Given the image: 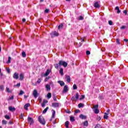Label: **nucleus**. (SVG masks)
I'll return each mask as SVG.
<instances>
[{"mask_svg":"<svg viewBox=\"0 0 128 128\" xmlns=\"http://www.w3.org/2000/svg\"><path fill=\"white\" fill-rule=\"evenodd\" d=\"M63 66L64 68H66L68 66V63L64 61L60 60L58 64H54V66L56 68H58L60 66Z\"/></svg>","mask_w":128,"mask_h":128,"instance_id":"obj_1","label":"nucleus"},{"mask_svg":"<svg viewBox=\"0 0 128 128\" xmlns=\"http://www.w3.org/2000/svg\"><path fill=\"white\" fill-rule=\"evenodd\" d=\"M38 120L40 124H46V121L44 120V117L40 116Z\"/></svg>","mask_w":128,"mask_h":128,"instance_id":"obj_2","label":"nucleus"},{"mask_svg":"<svg viewBox=\"0 0 128 128\" xmlns=\"http://www.w3.org/2000/svg\"><path fill=\"white\" fill-rule=\"evenodd\" d=\"M28 124H30V125L34 124V120L32 119V118L30 117H28Z\"/></svg>","mask_w":128,"mask_h":128,"instance_id":"obj_3","label":"nucleus"},{"mask_svg":"<svg viewBox=\"0 0 128 128\" xmlns=\"http://www.w3.org/2000/svg\"><path fill=\"white\" fill-rule=\"evenodd\" d=\"M50 34H51L52 38H54V36H58V32L55 31V32H52Z\"/></svg>","mask_w":128,"mask_h":128,"instance_id":"obj_4","label":"nucleus"},{"mask_svg":"<svg viewBox=\"0 0 128 128\" xmlns=\"http://www.w3.org/2000/svg\"><path fill=\"white\" fill-rule=\"evenodd\" d=\"M53 108H58L60 106V103L58 102H53L52 103V106Z\"/></svg>","mask_w":128,"mask_h":128,"instance_id":"obj_5","label":"nucleus"},{"mask_svg":"<svg viewBox=\"0 0 128 128\" xmlns=\"http://www.w3.org/2000/svg\"><path fill=\"white\" fill-rule=\"evenodd\" d=\"M68 86L66 85L64 88L62 92L64 94H66V92H68Z\"/></svg>","mask_w":128,"mask_h":128,"instance_id":"obj_6","label":"nucleus"},{"mask_svg":"<svg viewBox=\"0 0 128 128\" xmlns=\"http://www.w3.org/2000/svg\"><path fill=\"white\" fill-rule=\"evenodd\" d=\"M33 96H34V98H38V91H36V90H34Z\"/></svg>","mask_w":128,"mask_h":128,"instance_id":"obj_7","label":"nucleus"},{"mask_svg":"<svg viewBox=\"0 0 128 128\" xmlns=\"http://www.w3.org/2000/svg\"><path fill=\"white\" fill-rule=\"evenodd\" d=\"M52 70H50L48 69L44 74L45 76H48L50 74Z\"/></svg>","mask_w":128,"mask_h":128,"instance_id":"obj_8","label":"nucleus"},{"mask_svg":"<svg viewBox=\"0 0 128 128\" xmlns=\"http://www.w3.org/2000/svg\"><path fill=\"white\" fill-rule=\"evenodd\" d=\"M8 110L10 112H14L16 110V108L14 107H12V106H10L8 107Z\"/></svg>","mask_w":128,"mask_h":128,"instance_id":"obj_9","label":"nucleus"},{"mask_svg":"<svg viewBox=\"0 0 128 128\" xmlns=\"http://www.w3.org/2000/svg\"><path fill=\"white\" fill-rule=\"evenodd\" d=\"M14 78H15V80H18V74L15 72L13 76Z\"/></svg>","mask_w":128,"mask_h":128,"instance_id":"obj_10","label":"nucleus"},{"mask_svg":"<svg viewBox=\"0 0 128 128\" xmlns=\"http://www.w3.org/2000/svg\"><path fill=\"white\" fill-rule=\"evenodd\" d=\"M94 8H100V4H98V2H96L94 4Z\"/></svg>","mask_w":128,"mask_h":128,"instance_id":"obj_11","label":"nucleus"},{"mask_svg":"<svg viewBox=\"0 0 128 128\" xmlns=\"http://www.w3.org/2000/svg\"><path fill=\"white\" fill-rule=\"evenodd\" d=\"M30 106V104L29 103H28L26 104L24 106V108L25 110H28V106Z\"/></svg>","mask_w":128,"mask_h":128,"instance_id":"obj_12","label":"nucleus"},{"mask_svg":"<svg viewBox=\"0 0 128 128\" xmlns=\"http://www.w3.org/2000/svg\"><path fill=\"white\" fill-rule=\"evenodd\" d=\"M80 118H82V120H86V116H84L83 114H80Z\"/></svg>","mask_w":128,"mask_h":128,"instance_id":"obj_13","label":"nucleus"},{"mask_svg":"<svg viewBox=\"0 0 128 128\" xmlns=\"http://www.w3.org/2000/svg\"><path fill=\"white\" fill-rule=\"evenodd\" d=\"M46 90H50V86L48 84L46 85Z\"/></svg>","mask_w":128,"mask_h":128,"instance_id":"obj_14","label":"nucleus"},{"mask_svg":"<svg viewBox=\"0 0 128 128\" xmlns=\"http://www.w3.org/2000/svg\"><path fill=\"white\" fill-rule=\"evenodd\" d=\"M58 82V84H60V86H64V83L62 81L59 80Z\"/></svg>","mask_w":128,"mask_h":128,"instance_id":"obj_15","label":"nucleus"},{"mask_svg":"<svg viewBox=\"0 0 128 128\" xmlns=\"http://www.w3.org/2000/svg\"><path fill=\"white\" fill-rule=\"evenodd\" d=\"M66 79L68 82H70V76H66Z\"/></svg>","mask_w":128,"mask_h":128,"instance_id":"obj_16","label":"nucleus"},{"mask_svg":"<svg viewBox=\"0 0 128 128\" xmlns=\"http://www.w3.org/2000/svg\"><path fill=\"white\" fill-rule=\"evenodd\" d=\"M59 72L61 76H64V69L62 68H60Z\"/></svg>","mask_w":128,"mask_h":128,"instance_id":"obj_17","label":"nucleus"},{"mask_svg":"<svg viewBox=\"0 0 128 128\" xmlns=\"http://www.w3.org/2000/svg\"><path fill=\"white\" fill-rule=\"evenodd\" d=\"M6 92H7L12 94V90H10V88L6 87Z\"/></svg>","mask_w":128,"mask_h":128,"instance_id":"obj_18","label":"nucleus"},{"mask_svg":"<svg viewBox=\"0 0 128 128\" xmlns=\"http://www.w3.org/2000/svg\"><path fill=\"white\" fill-rule=\"evenodd\" d=\"M52 118H54V116H56V111L54 110H52Z\"/></svg>","mask_w":128,"mask_h":128,"instance_id":"obj_19","label":"nucleus"},{"mask_svg":"<svg viewBox=\"0 0 128 128\" xmlns=\"http://www.w3.org/2000/svg\"><path fill=\"white\" fill-rule=\"evenodd\" d=\"M108 114L105 113L104 116V118H105V120H108Z\"/></svg>","mask_w":128,"mask_h":128,"instance_id":"obj_20","label":"nucleus"},{"mask_svg":"<svg viewBox=\"0 0 128 128\" xmlns=\"http://www.w3.org/2000/svg\"><path fill=\"white\" fill-rule=\"evenodd\" d=\"M20 80H24V74H20Z\"/></svg>","mask_w":128,"mask_h":128,"instance_id":"obj_21","label":"nucleus"},{"mask_svg":"<svg viewBox=\"0 0 128 128\" xmlns=\"http://www.w3.org/2000/svg\"><path fill=\"white\" fill-rule=\"evenodd\" d=\"M116 10L117 11V14H120V8L118 6H116Z\"/></svg>","mask_w":128,"mask_h":128,"instance_id":"obj_22","label":"nucleus"},{"mask_svg":"<svg viewBox=\"0 0 128 128\" xmlns=\"http://www.w3.org/2000/svg\"><path fill=\"white\" fill-rule=\"evenodd\" d=\"M75 98H76V100H78V98H80V94H78V93H76Z\"/></svg>","mask_w":128,"mask_h":128,"instance_id":"obj_23","label":"nucleus"},{"mask_svg":"<svg viewBox=\"0 0 128 128\" xmlns=\"http://www.w3.org/2000/svg\"><path fill=\"white\" fill-rule=\"evenodd\" d=\"M70 124V122H68V121H66L65 122V126H66V128H68V125Z\"/></svg>","mask_w":128,"mask_h":128,"instance_id":"obj_24","label":"nucleus"},{"mask_svg":"<svg viewBox=\"0 0 128 128\" xmlns=\"http://www.w3.org/2000/svg\"><path fill=\"white\" fill-rule=\"evenodd\" d=\"M92 108L93 110H97L98 108V105H94V108Z\"/></svg>","mask_w":128,"mask_h":128,"instance_id":"obj_25","label":"nucleus"},{"mask_svg":"<svg viewBox=\"0 0 128 128\" xmlns=\"http://www.w3.org/2000/svg\"><path fill=\"white\" fill-rule=\"evenodd\" d=\"M84 126H88V121H85L84 122Z\"/></svg>","mask_w":128,"mask_h":128,"instance_id":"obj_26","label":"nucleus"},{"mask_svg":"<svg viewBox=\"0 0 128 128\" xmlns=\"http://www.w3.org/2000/svg\"><path fill=\"white\" fill-rule=\"evenodd\" d=\"M48 107H46L42 112V114H46V112H48Z\"/></svg>","mask_w":128,"mask_h":128,"instance_id":"obj_27","label":"nucleus"},{"mask_svg":"<svg viewBox=\"0 0 128 128\" xmlns=\"http://www.w3.org/2000/svg\"><path fill=\"white\" fill-rule=\"evenodd\" d=\"M94 114H98L100 112V110H98V109H94Z\"/></svg>","mask_w":128,"mask_h":128,"instance_id":"obj_28","label":"nucleus"},{"mask_svg":"<svg viewBox=\"0 0 128 128\" xmlns=\"http://www.w3.org/2000/svg\"><path fill=\"white\" fill-rule=\"evenodd\" d=\"M22 56L23 58H26V52H22Z\"/></svg>","mask_w":128,"mask_h":128,"instance_id":"obj_29","label":"nucleus"},{"mask_svg":"<svg viewBox=\"0 0 128 128\" xmlns=\"http://www.w3.org/2000/svg\"><path fill=\"white\" fill-rule=\"evenodd\" d=\"M78 20H84V16H79L78 17Z\"/></svg>","mask_w":128,"mask_h":128,"instance_id":"obj_30","label":"nucleus"},{"mask_svg":"<svg viewBox=\"0 0 128 128\" xmlns=\"http://www.w3.org/2000/svg\"><path fill=\"white\" fill-rule=\"evenodd\" d=\"M64 25L62 24H60L58 26V30H60V28H62Z\"/></svg>","mask_w":128,"mask_h":128,"instance_id":"obj_31","label":"nucleus"},{"mask_svg":"<svg viewBox=\"0 0 128 128\" xmlns=\"http://www.w3.org/2000/svg\"><path fill=\"white\" fill-rule=\"evenodd\" d=\"M47 97L48 98H52V94L51 93H48L47 94Z\"/></svg>","mask_w":128,"mask_h":128,"instance_id":"obj_32","label":"nucleus"},{"mask_svg":"<svg viewBox=\"0 0 128 128\" xmlns=\"http://www.w3.org/2000/svg\"><path fill=\"white\" fill-rule=\"evenodd\" d=\"M78 106L79 108H84V104L82 103L78 104Z\"/></svg>","mask_w":128,"mask_h":128,"instance_id":"obj_33","label":"nucleus"},{"mask_svg":"<svg viewBox=\"0 0 128 128\" xmlns=\"http://www.w3.org/2000/svg\"><path fill=\"white\" fill-rule=\"evenodd\" d=\"M73 90H78V86H76V84H74Z\"/></svg>","mask_w":128,"mask_h":128,"instance_id":"obj_34","label":"nucleus"},{"mask_svg":"<svg viewBox=\"0 0 128 128\" xmlns=\"http://www.w3.org/2000/svg\"><path fill=\"white\" fill-rule=\"evenodd\" d=\"M6 70L8 74L10 73V68H6Z\"/></svg>","mask_w":128,"mask_h":128,"instance_id":"obj_35","label":"nucleus"},{"mask_svg":"<svg viewBox=\"0 0 128 128\" xmlns=\"http://www.w3.org/2000/svg\"><path fill=\"white\" fill-rule=\"evenodd\" d=\"M70 122H74V117H70Z\"/></svg>","mask_w":128,"mask_h":128,"instance_id":"obj_36","label":"nucleus"},{"mask_svg":"<svg viewBox=\"0 0 128 128\" xmlns=\"http://www.w3.org/2000/svg\"><path fill=\"white\" fill-rule=\"evenodd\" d=\"M110 26H112V21L111 20H108V22Z\"/></svg>","mask_w":128,"mask_h":128,"instance_id":"obj_37","label":"nucleus"},{"mask_svg":"<svg viewBox=\"0 0 128 128\" xmlns=\"http://www.w3.org/2000/svg\"><path fill=\"white\" fill-rule=\"evenodd\" d=\"M6 123H7L6 120H2V124H6Z\"/></svg>","mask_w":128,"mask_h":128,"instance_id":"obj_38","label":"nucleus"},{"mask_svg":"<svg viewBox=\"0 0 128 128\" xmlns=\"http://www.w3.org/2000/svg\"><path fill=\"white\" fill-rule=\"evenodd\" d=\"M101 128L100 124H96V126H95V128Z\"/></svg>","mask_w":128,"mask_h":128,"instance_id":"obj_39","label":"nucleus"},{"mask_svg":"<svg viewBox=\"0 0 128 128\" xmlns=\"http://www.w3.org/2000/svg\"><path fill=\"white\" fill-rule=\"evenodd\" d=\"M24 94V92L22 90H20L19 95L22 96V94Z\"/></svg>","mask_w":128,"mask_h":128,"instance_id":"obj_40","label":"nucleus"},{"mask_svg":"<svg viewBox=\"0 0 128 128\" xmlns=\"http://www.w3.org/2000/svg\"><path fill=\"white\" fill-rule=\"evenodd\" d=\"M5 118H6V120H10V116H8V115H6Z\"/></svg>","mask_w":128,"mask_h":128,"instance_id":"obj_41","label":"nucleus"},{"mask_svg":"<svg viewBox=\"0 0 128 128\" xmlns=\"http://www.w3.org/2000/svg\"><path fill=\"white\" fill-rule=\"evenodd\" d=\"M12 60V58L8 57V64H10V60Z\"/></svg>","mask_w":128,"mask_h":128,"instance_id":"obj_42","label":"nucleus"},{"mask_svg":"<svg viewBox=\"0 0 128 128\" xmlns=\"http://www.w3.org/2000/svg\"><path fill=\"white\" fill-rule=\"evenodd\" d=\"M0 89L1 90H4V85L0 86Z\"/></svg>","mask_w":128,"mask_h":128,"instance_id":"obj_43","label":"nucleus"},{"mask_svg":"<svg viewBox=\"0 0 128 128\" xmlns=\"http://www.w3.org/2000/svg\"><path fill=\"white\" fill-rule=\"evenodd\" d=\"M116 44H120V42L119 39H116Z\"/></svg>","mask_w":128,"mask_h":128,"instance_id":"obj_44","label":"nucleus"},{"mask_svg":"<svg viewBox=\"0 0 128 128\" xmlns=\"http://www.w3.org/2000/svg\"><path fill=\"white\" fill-rule=\"evenodd\" d=\"M86 54L87 56H88V55L90 54V52L89 50H87V51L86 52Z\"/></svg>","mask_w":128,"mask_h":128,"instance_id":"obj_45","label":"nucleus"},{"mask_svg":"<svg viewBox=\"0 0 128 128\" xmlns=\"http://www.w3.org/2000/svg\"><path fill=\"white\" fill-rule=\"evenodd\" d=\"M20 118L22 119L24 118V114H21L20 116Z\"/></svg>","mask_w":128,"mask_h":128,"instance_id":"obj_46","label":"nucleus"},{"mask_svg":"<svg viewBox=\"0 0 128 128\" xmlns=\"http://www.w3.org/2000/svg\"><path fill=\"white\" fill-rule=\"evenodd\" d=\"M40 82H42V80H41L40 78H39V79L37 80L36 82H37V84H40Z\"/></svg>","mask_w":128,"mask_h":128,"instance_id":"obj_47","label":"nucleus"},{"mask_svg":"<svg viewBox=\"0 0 128 128\" xmlns=\"http://www.w3.org/2000/svg\"><path fill=\"white\" fill-rule=\"evenodd\" d=\"M14 100V96H12L11 97L9 98L8 100Z\"/></svg>","mask_w":128,"mask_h":128,"instance_id":"obj_48","label":"nucleus"},{"mask_svg":"<svg viewBox=\"0 0 128 128\" xmlns=\"http://www.w3.org/2000/svg\"><path fill=\"white\" fill-rule=\"evenodd\" d=\"M50 12V10L48 9H46L45 10H44V12L46 13V14H48V12Z\"/></svg>","mask_w":128,"mask_h":128,"instance_id":"obj_49","label":"nucleus"},{"mask_svg":"<svg viewBox=\"0 0 128 128\" xmlns=\"http://www.w3.org/2000/svg\"><path fill=\"white\" fill-rule=\"evenodd\" d=\"M43 102L45 104H48V100H44Z\"/></svg>","mask_w":128,"mask_h":128,"instance_id":"obj_50","label":"nucleus"},{"mask_svg":"<svg viewBox=\"0 0 128 128\" xmlns=\"http://www.w3.org/2000/svg\"><path fill=\"white\" fill-rule=\"evenodd\" d=\"M53 99L54 102H56V96H54Z\"/></svg>","mask_w":128,"mask_h":128,"instance_id":"obj_51","label":"nucleus"},{"mask_svg":"<svg viewBox=\"0 0 128 128\" xmlns=\"http://www.w3.org/2000/svg\"><path fill=\"white\" fill-rule=\"evenodd\" d=\"M45 106H46V103H44V102H43L42 104V108H44Z\"/></svg>","mask_w":128,"mask_h":128,"instance_id":"obj_52","label":"nucleus"},{"mask_svg":"<svg viewBox=\"0 0 128 128\" xmlns=\"http://www.w3.org/2000/svg\"><path fill=\"white\" fill-rule=\"evenodd\" d=\"M14 86H20V83H18L16 85H14Z\"/></svg>","mask_w":128,"mask_h":128,"instance_id":"obj_53","label":"nucleus"},{"mask_svg":"<svg viewBox=\"0 0 128 128\" xmlns=\"http://www.w3.org/2000/svg\"><path fill=\"white\" fill-rule=\"evenodd\" d=\"M78 112H80V110H76L75 114H78Z\"/></svg>","mask_w":128,"mask_h":128,"instance_id":"obj_54","label":"nucleus"},{"mask_svg":"<svg viewBox=\"0 0 128 128\" xmlns=\"http://www.w3.org/2000/svg\"><path fill=\"white\" fill-rule=\"evenodd\" d=\"M82 98H80V100H82V98H84V96L82 95L81 96Z\"/></svg>","mask_w":128,"mask_h":128,"instance_id":"obj_55","label":"nucleus"},{"mask_svg":"<svg viewBox=\"0 0 128 128\" xmlns=\"http://www.w3.org/2000/svg\"><path fill=\"white\" fill-rule=\"evenodd\" d=\"M121 30H124L126 28V26H122L120 27Z\"/></svg>","mask_w":128,"mask_h":128,"instance_id":"obj_56","label":"nucleus"},{"mask_svg":"<svg viewBox=\"0 0 128 128\" xmlns=\"http://www.w3.org/2000/svg\"><path fill=\"white\" fill-rule=\"evenodd\" d=\"M71 100H76V98H74V96L71 98Z\"/></svg>","mask_w":128,"mask_h":128,"instance_id":"obj_57","label":"nucleus"},{"mask_svg":"<svg viewBox=\"0 0 128 128\" xmlns=\"http://www.w3.org/2000/svg\"><path fill=\"white\" fill-rule=\"evenodd\" d=\"M124 14H128V12L126 11V10H124Z\"/></svg>","mask_w":128,"mask_h":128,"instance_id":"obj_58","label":"nucleus"},{"mask_svg":"<svg viewBox=\"0 0 128 128\" xmlns=\"http://www.w3.org/2000/svg\"><path fill=\"white\" fill-rule=\"evenodd\" d=\"M124 42H128V39H124Z\"/></svg>","mask_w":128,"mask_h":128,"instance_id":"obj_59","label":"nucleus"},{"mask_svg":"<svg viewBox=\"0 0 128 128\" xmlns=\"http://www.w3.org/2000/svg\"><path fill=\"white\" fill-rule=\"evenodd\" d=\"M97 120H102V118H100V117H98V118H97Z\"/></svg>","mask_w":128,"mask_h":128,"instance_id":"obj_60","label":"nucleus"},{"mask_svg":"<svg viewBox=\"0 0 128 128\" xmlns=\"http://www.w3.org/2000/svg\"><path fill=\"white\" fill-rule=\"evenodd\" d=\"M101 50L102 52H104V50H106V49H104V48H101Z\"/></svg>","mask_w":128,"mask_h":128,"instance_id":"obj_61","label":"nucleus"},{"mask_svg":"<svg viewBox=\"0 0 128 128\" xmlns=\"http://www.w3.org/2000/svg\"><path fill=\"white\" fill-rule=\"evenodd\" d=\"M22 20L23 22H26V19L25 18H23Z\"/></svg>","mask_w":128,"mask_h":128,"instance_id":"obj_62","label":"nucleus"},{"mask_svg":"<svg viewBox=\"0 0 128 128\" xmlns=\"http://www.w3.org/2000/svg\"><path fill=\"white\" fill-rule=\"evenodd\" d=\"M81 42H84V40L82 38H81Z\"/></svg>","mask_w":128,"mask_h":128,"instance_id":"obj_63","label":"nucleus"},{"mask_svg":"<svg viewBox=\"0 0 128 128\" xmlns=\"http://www.w3.org/2000/svg\"><path fill=\"white\" fill-rule=\"evenodd\" d=\"M39 102H42V99L40 98L39 99Z\"/></svg>","mask_w":128,"mask_h":128,"instance_id":"obj_64","label":"nucleus"}]
</instances>
